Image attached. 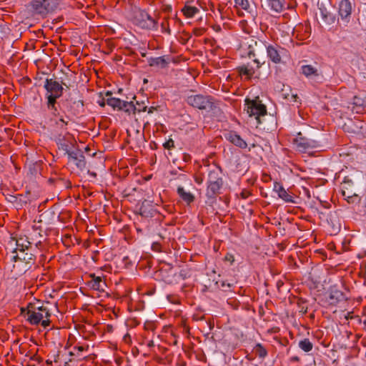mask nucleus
<instances>
[{
    "label": "nucleus",
    "instance_id": "f257e3e1",
    "mask_svg": "<svg viewBox=\"0 0 366 366\" xmlns=\"http://www.w3.org/2000/svg\"><path fill=\"white\" fill-rule=\"evenodd\" d=\"M59 5V0H31L26 4V17L45 19L54 13Z\"/></svg>",
    "mask_w": 366,
    "mask_h": 366
},
{
    "label": "nucleus",
    "instance_id": "f03ea898",
    "mask_svg": "<svg viewBox=\"0 0 366 366\" xmlns=\"http://www.w3.org/2000/svg\"><path fill=\"white\" fill-rule=\"evenodd\" d=\"M185 102L194 108L210 112L216 117L220 116L222 113L214 99L211 96L192 94L186 97Z\"/></svg>",
    "mask_w": 366,
    "mask_h": 366
},
{
    "label": "nucleus",
    "instance_id": "7ed1b4c3",
    "mask_svg": "<svg viewBox=\"0 0 366 366\" xmlns=\"http://www.w3.org/2000/svg\"><path fill=\"white\" fill-rule=\"evenodd\" d=\"M245 110L250 117H254L257 126L263 123L264 117L267 116V108L264 104L262 103L259 97L254 99H245Z\"/></svg>",
    "mask_w": 366,
    "mask_h": 366
},
{
    "label": "nucleus",
    "instance_id": "20e7f679",
    "mask_svg": "<svg viewBox=\"0 0 366 366\" xmlns=\"http://www.w3.org/2000/svg\"><path fill=\"white\" fill-rule=\"evenodd\" d=\"M11 257V260L15 262L14 268H19V272L21 274L25 273L31 269L35 264V255L32 251H19Z\"/></svg>",
    "mask_w": 366,
    "mask_h": 366
},
{
    "label": "nucleus",
    "instance_id": "39448f33",
    "mask_svg": "<svg viewBox=\"0 0 366 366\" xmlns=\"http://www.w3.org/2000/svg\"><path fill=\"white\" fill-rule=\"evenodd\" d=\"M134 21L139 27L147 30H157L158 21L147 11L139 9L134 16Z\"/></svg>",
    "mask_w": 366,
    "mask_h": 366
},
{
    "label": "nucleus",
    "instance_id": "423d86ee",
    "mask_svg": "<svg viewBox=\"0 0 366 366\" xmlns=\"http://www.w3.org/2000/svg\"><path fill=\"white\" fill-rule=\"evenodd\" d=\"M112 92L110 91L105 93L107 104L114 109L123 110L129 114H131V109H135L133 102L123 101L119 98L112 97Z\"/></svg>",
    "mask_w": 366,
    "mask_h": 366
},
{
    "label": "nucleus",
    "instance_id": "0eeeda50",
    "mask_svg": "<svg viewBox=\"0 0 366 366\" xmlns=\"http://www.w3.org/2000/svg\"><path fill=\"white\" fill-rule=\"evenodd\" d=\"M301 73L304 74L313 85L322 83L323 81V76L312 65H302L301 66Z\"/></svg>",
    "mask_w": 366,
    "mask_h": 366
},
{
    "label": "nucleus",
    "instance_id": "6e6552de",
    "mask_svg": "<svg viewBox=\"0 0 366 366\" xmlns=\"http://www.w3.org/2000/svg\"><path fill=\"white\" fill-rule=\"evenodd\" d=\"M294 142L300 151H305L310 149H317L320 147L319 141L302 137L301 133L298 134Z\"/></svg>",
    "mask_w": 366,
    "mask_h": 366
},
{
    "label": "nucleus",
    "instance_id": "1a4fd4ad",
    "mask_svg": "<svg viewBox=\"0 0 366 366\" xmlns=\"http://www.w3.org/2000/svg\"><path fill=\"white\" fill-rule=\"evenodd\" d=\"M347 299L343 292L339 290L336 286H332L330 287L325 302L329 305L336 306L338 303L345 301Z\"/></svg>",
    "mask_w": 366,
    "mask_h": 366
},
{
    "label": "nucleus",
    "instance_id": "9d476101",
    "mask_svg": "<svg viewBox=\"0 0 366 366\" xmlns=\"http://www.w3.org/2000/svg\"><path fill=\"white\" fill-rule=\"evenodd\" d=\"M268 58L274 64L282 63V58L286 54L287 50L278 45L266 46Z\"/></svg>",
    "mask_w": 366,
    "mask_h": 366
},
{
    "label": "nucleus",
    "instance_id": "9b49d317",
    "mask_svg": "<svg viewBox=\"0 0 366 366\" xmlns=\"http://www.w3.org/2000/svg\"><path fill=\"white\" fill-rule=\"evenodd\" d=\"M352 11V3L350 0H342L339 4V15L342 21L347 24L351 19Z\"/></svg>",
    "mask_w": 366,
    "mask_h": 366
},
{
    "label": "nucleus",
    "instance_id": "f8f14e48",
    "mask_svg": "<svg viewBox=\"0 0 366 366\" xmlns=\"http://www.w3.org/2000/svg\"><path fill=\"white\" fill-rule=\"evenodd\" d=\"M44 88L46 89V94H54L62 96L64 87L62 84L53 79H46Z\"/></svg>",
    "mask_w": 366,
    "mask_h": 366
},
{
    "label": "nucleus",
    "instance_id": "ddd939ff",
    "mask_svg": "<svg viewBox=\"0 0 366 366\" xmlns=\"http://www.w3.org/2000/svg\"><path fill=\"white\" fill-rule=\"evenodd\" d=\"M138 213L142 217L151 218L155 217L158 214V212L152 202L145 199L141 203Z\"/></svg>",
    "mask_w": 366,
    "mask_h": 366
},
{
    "label": "nucleus",
    "instance_id": "4468645a",
    "mask_svg": "<svg viewBox=\"0 0 366 366\" xmlns=\"http://www.w3.org/2000/svg\"><path fill=\"white\" fill-rule=\"evenodd\" d=\"M223 186V182L207 184L206 197L207 202L213 204L216 201L217 196L220 194V189Z\"/></svg>",
    "mask_w": 366,
    "mask_h": 366
},
{
    "label": "nucleus",
    "instance_id": "2eb2a0df",
    "mask_svg": "<svg viewBox=\"0 0 366 366\" xmlns=\"http://www.w3.org/2000/svg\"><path fill=\"white\" fill-rule=\"evenodd\" d=\"M26 310V315L28 316L27 320L34 325H39L42 319L44 317V314L40 312H36V310H34L31 307H29L27 306L26 309L21 308V313L25 312Z\"/></svg>",
    "mask_w": 366,
    "mask_h": 366
},
{
    "label": "nucleus",
    "instance_id": "dca6fc26",
    "mask_svg": "<svg viewBox=\"0 0 366 366\" xmlns=\"http://www.w3.org/2000/svg\"><path fill=\"white\" fill-rule=\"evenodd\" d=\"M225 139L234 146L241 149L247 147V144L236 132L229 131L224 134Z\"/></svg>",
    "mask_w": 366,
    "mask_h": 366
},
{
    "label": "nucleus",
    "instance_id": "f3484780",
    "mask_svg": "<svg viewBox=\"0 0 366 366\" xmlns=\"http://www.w3.org/2000/svg\"><path fill=\"white\" fill-rule=\"evenodd\" d=\"M166 266L167 268L162 267L160 270L163 280L169 285L177 284V277L173 267L170 264H167Z\"/></svg>",
    "mask_w": 366,
    "mask_h": 366
},
{
    "label": "nucleus",
    "instance_id": "a211bd4d",
    "mask_svg": "<svg viewBox=\"0 0 366 366\" xmlns=\"http://www.w3.org/2000/svg\"><path fill=\"white\" fill-rule=\"evenodd\" d=\"M29 194V192H27L26 195L24 194H19L17 196L15 195H8L6 199L9 202L12 203L14 207L19 209L21 207H23L24 205L27 204V202L29 201L27 194Z\"/></svg>",
    "mask_w": 366,
    "mask_h": 366
},
{
    "label": "nucleus",
    "instance_id": "6ab92c4d",
    "mask_svg": "<svg viewBox=\"0 0 366 366\" xmlns=\"http://www.w3.org/2000/svg\"><path fill=\"white\" fill-rule=\"evenodd\" d=\"M92 277L91 281L89 282V286L97 291L104 292L107 287L105 282L102 280V277L96 276L94 274L90 275Z\"/></svg>",
    "mask_w": 366,
    "mask_h": 366
},
{
    "label": "nucleus",
    "instance_id": "aec40b11",
    "mask_svg": "<svg viewBox=\"0 0 366 366\" xmlns=\"http://www.w3.org/2000/svg\"><path fill=\"white\" fill-rule=\"evenodd\" d=\"M169 64V58L165 56L159 57H150L148 59V64L149 66H157L162 69L167 68Z\"/></svg>",
    "mask_w": 366,
    "mask_h": 366
},
{
    "label": "nucleus",
    "instance_id": "412c9836",
    "mask_svg": "<svg viewBox=\"0 0 366 366\" xmlns=\"http://www.w3.org/2000/svg\"><path fill=\"white\" fill-rule=\"evenodd\" d=\"M319 9L320 12V17L325 24L332 25L335 23L336 17L332 13H331L325 6H320Z\"/></svg>",
    "mask_w": 366,
    "mask_h": 366
},
{
    "label": "nucleus",
    "instance_id": "4be33fe9",
    "mask_svg": "<svg viewBox=\"0 0 366 366\" xmlns=\"http://www.w3.org/2000/svg\"><path fill=\"white\" fill-rule=\"evenodd\" d=\"M32 242L28 240V237H20L16 240V248L13 252H17L19 251H32Z\"/></svg>",
    "mask_w": 366,
    "mask_h": 366
},
{
    "label": "nucleus",
    "instance_id": "5701e85b",
    "mask_svg": "<svg viewBox=\"0 0 366 366\" xmlns=\"http://www.w3.org/2000/svg\"><path fill=\"white\" fill-rule=\"evenodd\" d=\"M274 191L278 194L280 198L282 199L286 202H294L292 199V197L287 193V192L285 190V189L280 183L277 182H275L274 183Z\"/></svg>",
    "mask_w": 366,
    "mask_h": 366
},
{
    "label": "nucleus",
    "instance_id": "b1692460",
    "mask_svg": "<svg viewBox=\"0 0 366 366\" xmlns=\"http://www.w3.org/2000/svg\"><path fill=\"white\" fill-rule=\"evenodd\" d=\"M270 10L276 14H280L285 9V0H267Z\"/></svg>",
    "mask_w": 366,
    "mask_h": 366
},
{
    "label": "nucleus",
    "instance_id": "393cba45",
    "mask_svg": "<svg viewBox=\"0 0 366 366\" xmlns=\"http://www.w3.org/2000/svg\"><path fill=\"white\" fill-rule=\"evenodd\" d=\"M41 162L38 161L35 162H30L28 164V172L27 175L30 179L36 177L41 174Z\"/></svg>",
    "mask_w": 366,
    "mask_h": 366
},
{
    "label": "nucleus",
    "instance_id": "a878e982",
    "mask_svg": "<svg viewBox=\"0 0 366 366\" xmlns=\"http://www.w3.org/2000/svg\"><path fill=\"white\" fill-rule=\"evenodd\" d=\"M353 107L352 112L356 113H362L364 111V108L366 106V101L358 96H355L353 98Z\"/></svg>",
    "mask_w": 366,
    "mask_h": 366
},
{
    "label": "nucleus",
    "instance_id": "bb28decb",
    "mask_svg": "<svg viewBox=\"0 0 366 366\" xmlns=\"http://www.w3.org/2000/svg\"><path fill=\"white\" fill-rule=\"evenodd\" d=\"M223 182V179L221 176V171L219 170H212L208 174L207 184H214L217 182Z\"/></svg>",
    "mask_w": 366,
    "mask_h": 366
},
{
    "label": "nucleus",
    "instance_id": "cd10ccee",
    "mask_svg": "<svg viewBox=\"0 0 366 366\" xmlns=\"http://www.w3.org/2000/svg\"><path fill=\"white\" fill-rule=\"evenodd\" d=\"M177 193L187 204H189L194 200V196L192 193L186 192L182 187L177 188Z\"/></svg>",
    "mask_w": 366,
    "mask_h": 366
},
{
    "label": "nucleus",
    "instance_id": "c85d7f7f",
    "mask_svg": "<svg viewBox=\"0 0 366 366\" xmlns=\"http://www.w3.org/2000/svg\"><path fill=\"white\" fill-rule=\"evenodd\" d=\"M237 70L239 75H244L248 79H251L254 74V68L249 66V65L239 66L237 68Z\"/></svg>",
    "mask_w": 366,
    "mask_h": 366
},
{
    "label": "nucleus",
    "instance_id": "c756f323",
    "mask_svg": "<svg viewBox=\"0 0 366 366\" xmlns=\"http://www.w3.org/2000/svg\"><path fill=\"white\" fill-rule=\"evenodd\" d=\"M253 352L260 359H264L267 355V350L260 343H257L254 347Z\"/></svg>",
    "mask_w": 366,
    "mask_h": 366
},
{
    "label": "nucleus",
    "instance_id": "7c9ffc66",
    "mask_svg": "<svg viewBox=\"0 0 366 366\" xmlns=\"http://www.w3.org/2000/svg\"><path fill=\"white\" fill-rule=\"evenodd\" d=\"M79 155L75 157L74 160L76 166L80 170H84L86 167V160L83 152H79Z\"/></svg>",
    "mask_w": 366,
    "mask_h": 366
},
{
    "label": "nucleus",
    "instance_id": "2f4dec72",
    "mask_svg": "<svg viewBox=\"0 0 366 366\" xmlns=\"http://www.w3.org/2000/svg\"><path fill=\"white\" fill-rule=\"evenodd\" d=\"M299 347L306 352H310L312 350L313 345L309 339L305 338L299 342Z\"/></svg>",
    "mask_w": 366,
    "mask_h": 366
},
{
    "label": "nucleus",
    "instance_id": "473e14b6",
    "mask_svg": "<svg viewBox=\"0 0 366 366\" xmlns=\"http://www.w3.org/2000/svg\"><path fill=\"white\" fill-rule=\"evenodd\" d=\"M184 14L188 17H193L197 13L199 12V9L197 7L191 6H185L182 9Z\"/></svg>",
    "mask_w": 366,
    "mask_h": 366
},
{
    "label": "nucleus",
    "instance_id": "72a5a7b5",
    "mask_svg": "<svg viewBox=\"0 0 366 366\" xmlns=\"http://www.w3.org/2000/svg\"><path fill=\"white\" fill-rule=\"evenodd\" d=\"M342 194L349 204H354L358 199V196L356 194H351L345 190H342Z\"/></svg>",
    "mask_w": 366,
    "mask_h": 366
},
{
    "label": "nucleus",
    "instance_id": "f704fd0d",
    "mask_svg": "<svg viewBox=\"0 0 366 366\" xmlns=\"http://www.w3.org/2000/svg\"><path fill=\"white\" fill-rule=\"evenodd\" d=\"M29 307H31L34 310H37L39 312L43 313L45 318H49L51 316L49 310L43 305L36 307L34 304L29 303Z\"/></svg>",
    "mask_w": 366,
    "mask_h": 366
},
{
    "label": "nucleus",
    "instance_id": "c9c22d12",
    "mask_svg": "<svg viewBox=\"0 0 366 366\" xmlns=\"http://www.w3.org/2000/svg\"><path fill=\"white\" fill-rule=\"evenodd\" d=\"M175 276L177 277V283H178L179 281L184 280L188 278L190 274L189 270L182 269L179 273L175 272Z\"/></svg>",
    "mask_w": 366,
    "mask_h": 366
},
{
    "label": "nucleus",
    "instance_id": "e433bc0d",
    "mask_svg": "<svg viewBox=\"0 0 366 366\" xmlns=\"http://www.w3.org/2000/svg\"><path fill=\"white\" fill-rule=\"evenodd\" d=\"M65 152L66 154H68L69 158L74 161L75 160V157L79 155V152H81L82 151H81L80 149H74L71 151L69 149V145H66Z\"/></svg>",
    "mask_w": 366,
    "mask_h": 366
},
{
    "label": "nucleus",
    "instance_id": "4c0bfd02",
    "mask_svg": "<svg viewBox=\"0 0 366 366\" xmlns=\"http://www.w3.org/2000/svg\"><path fill=\"white\" fill-rule=\"evenodd\" d=\"M61 97V96L54 94H46V106L56 105L57 99H59Z\"/></svg>",
    "mask_w": 366,
    "mask_h": 366
},
{
    "label": "nucleus",
    "instance_id": "58836bf2",
    "mask_svg": "<svg viewBox=\"0 0 366 366\" xmlns=\"http://www.w3.org/2000/svg\"><path fill=\"white\" fill-rule=\"evenodd\" d=\"M137 106L134 105L135 109H131V113H135L136 112H141L146 111L147 107L144 105V102L139 103V102H137Z\"/></svg>",
    "mask_w": 366,
    "mask_h": 366
},
{
    "label": "nucleus",
    "instance_id": "ea45409f",
    "mask_svg": "<svg viewBox=\"0 0 366 366\" xmlns=\"http://www.w3.org/2000/svg\"><path fill=\"white\" fill-rule=\"evenodd\" d=\"M236 5L239 6L242 9L247 10L249 7L248 0H234Z\"/></svg>",
    "mask_w": 366,
    "mask_h": 366
},
{
    "label": "nucleus",
    "instance_id": "a19ab883",
    "mask_svg": "<svg viewBox=\"0 0 366 366\" xmlns=\"http://www.w3.org/2000/svg\"><path fill=\"white\" fill-rule=\"evenodd\" d=\"M163 147L167 149H170L174 147V142L172 139H169L164 143Z\"/></svg>",
    "mask_w": 366,
    "mask_h": 366
},
{
    "label": "nucleus",
    "instance_id": "79ce46f5",
    "mask_svg": "<svg viewBox=\"0 0 366 366\" xmlns=\"http://www.w3.org/2000/svg\"><path fill=\"white\" fill-rule=\"evenodd\" d=\"M47 108L53 115L56 116L58 114V109L56 105H49L47 106Z\"/></svg>",
    "mask_w": 366,
    "mask_h": 366
},
{
    "label": "nucleus",
    "instance_id": "37998d69",
    "mask_svg": "<svg viewBox=\"0 0 366 366\" xmlns=\"http://www.w3.org/2000/svg\"><path fill=\"white\" fill-rule=\"evenodd\" d=\"M123 340L125 343L127 344H131L132 343V338H131V336L129 333H127L124 337H123Z\"/></svg>",
    "mask_w": 366,
    "mask_h": 366
},
{
    "label": "nucleus",
    "instance_id": "c03bdc74",
    "mask_svg": "<svg viewBox=\"0 0 366 366\" xmlns=\"http://www.w3.org/2000/svg\"><path fill=\"white\" fill-rule=\"evenodd\" d=\"M50 320H49V318H46V320H43L41 321V325L42 327H44V328H46V327H48L49 325H50Z\"/></svg>",
    "mask_w": 366,
    "mask_h": 366
},
{
    "label": "nucleus",
    "instance_id": "a18cd8bd",
    "mask_svg": "<svg viewBox=\"0 0 366 366\" xmlns=\"http://www.w3.org/2000/svg\"><path fill=\"white\" fill-rule=\"evenodd\" d=\"M62 84L63 87L65 86L67 89H69L71 86V84L70 83L66 82L63 79L61 80V84Z\"/></svg>",
    "mask_w": 366,
    "mask_h": 366
},
{
    "label": "nucleus",
    "instance_id": "49530a36",
    "mask_svg": "<svg viewBox=\"0 0 366 366\" xmlns=\"http://www.w3.org/2000/svg\"><path fill=\"white\" fill-rule=\"evenodd\" d=\"M106 103H107V101H106V99H105V98H104V97H103L102 100L98 101V104H99V105L100 107H105Z\"/></svg>",
    "mask_w": 366,
    "mask_h": 366
},
{
    "label": "nucleus",
    "instance_id": "de8ad7c7",
    "mask_svg": "<svg viewBox=\"0 0 366 366\" xmlns=\"http://www.w3.org/2000/svg\"><path fill=\"white\" fill-rule=\"evenodd\" d=\"M84 347L83 346H78V347H74V351H77V353L79 352H83L84 350Z\"/></svg>",
    "mask_w": 366,
    "mask_h": 366
},
{
    "label": "nucleus",
    "instance_id": "09e8293b",
    "mask_svg": "<svg viewBox=\"0 0 366 366\" xmlns=\"http://www.w3.org/2000/svg\"><path fill=\"white\" fill-rule=\"evenodd\" d=\"M136 133H137L139 139H140L141 140L144 139V136L143 133H140L139 130H137Z\"/></svg>",
    "mask_w": 366,
    "mask_h": 366
},
{
    "label": "nucleus",
    "instance_id": "8fccbe9b",
    "mask_svg": "<svg viewBox=\"0 0 366 366\" xmlns=\"http://www.w3.org/2000/svg\"><path fill=\"white\" fill-rule=\"evenodd\" d=\"M254 62H255L257 64V69L260 68L261 65L263 64V63H261L258 59H254Z\"/></svg>",
    "mask_w": 366,
    "mask_h": 366
},
{
    "label": "nucleus",
    "instance_id": "3c124183",
    "mask_svg": "<svg viewBox=\"0 0 366 366\" xmlns=\"http://www.w3.org/2000/svg\"><path fill=\"white\" fill-rule=\"evenodd\" d=\"M195 182L197 184H202L203 182V179H202V177H195Z\"/></svg>",
    "mask_w": 366,
    "mask_h": 366
},
{
    "label": "nucleus",
    "instance_id": "603ef678",
    "mask_svg": "<svg viewBox=\"0 0 366 366\" xmlns=\"http://www.w3.org/2000/svg\"><path fill=\"white\" fill-rule=\"evenodd\" d=\"M350 184H352L351 181H349V182H345V181L344 184L342 185V190H344V189L348 188V186H345L346 184H349L350 185Z\"/></svg>",
    "mask_w": 366,
    "mask_h": 366
},
{
    "label": "nucleus",
    "instance_id": "864d4df0",
    "mask_svg": "<svg viewBox=\"0 0 366 366\" xmlns=\"http://www.w3.org/2000/svg\"><path fill=\"white\" fill-rule=\"evenodd\" d=\"M231 284L228 283V284H226L224 282H223L222 283V287H228V288H230L231 287Z\"/></svg>",
    "mask_w": 366,
    "mask_h": 366
},
{
    "label": "nucleus",
    "instance_id": "5fc2aeb1",
    "mask_svg": "<svg viewBox=\"0 0 366 366\" xmlns=\"http://www.w3.org/2000/svg\"><path fill=\"white\" fill-rule=\"evenodd\" d=\"M248 56L249 58L255 57V54L253 51H249L248 53Z\"/></svg>",
    "mask_w": 366,
    "mask_h": 366
},
{
    "label": "nucleus",
    "instance_id": "6e6d98bb",
    "mask_svg": "<svg viewBox=\"0 0 366 366\" xmlns=\"http://www.w3.org/2000/svg\"><path fill=\"white\" fill-rule=\"evenodd\" d=\"M147 346L149 347H152L154 346V341L153 340H150L148 343H147Z\"/></svg>",
    "mask_w": 366,
    "mask_h": 366
},
{
    "label": "nucleus",
    "instance_id": "4d7b16f0",
    "mask_svg": "<svg viewBox=\"0 0 366 366\" xmlns=\"http://www.w3.org/2000/svg\"><path fill=\"white\" fill-rule=\"evenodd\" d=\"M291 97L293 99V102H297V99H298L297 94H292Z\"/></svg>",
    "mask_w": 366,
    "mask_h": 366
},
{
    "label": "nucleus",
    "instance_id": "13d9d810",
    "mask_svg": "<svg viewBox=\"0 0 366 366\" xmlns=\"http://www.w3.org/2000/svg\"><path fill=\"white\" fill-rule=\"evenodd\" d=\"M226 259L228 260V261H231V262H233L234 261V257L232 255H229V257L228 256H226Z\"/></svg>",
    "mask_w": 366,
    "mask_h": 366
},
{
    "label": "nucleus",
    "instance_id": "bf43d9fd",
    "mask_svg": "<svg viewBox=\"0 0 366 366\" xmlns=\"http://www.w3.org/2000/svg\"><path fill=\"white\" fill-rule=\"evenodd\" d=\"M65 187H66V188H70V187H71V182H69V181L66 182H65Z\"/></svg>",
    "mask_w": 366,
    "mask_h": 366
},
{
    "label": "nucleus",
    "instance_id": "052dcab7",
    "mask_svg": "<svg viewBox=\"0 0 366 366\" xmlns=\"http://www.w3.org/2000/svg\"><path fill=\"white\" fill-rule=\"evenodd\" d=\"M156 109L154 107H151L149 109V111H148V113H152L154 110H155Z\"/></svg>",
    "mask_w": 366,
    "mask_h": 366
},
{
    "label": "nucleus",
    "instance_id": "680f3d73",
    "mask_svg": "<svg viewBox=\"0 0 366 366\" xmlns=\"http://www.w3.org/2000/svg\"><path fill=\"white\" fill-rule=\"evenodd\" d=\"M282 285H283V282L282 281H278L277 283V285L278 287H280Z\"/></svg>",
    "mask_w": 366,
    "mask_h": 366
},
{
    "label": "nucleus",
    "instance_id": "e2e57ef3",
    "mask_svg": "<svg viewBox=\"0 0 366 366\" xmlns=\"http://www.w3.org/2000/svg\"><path fill=\"white\" fill-rule=\"evenodd\" d=\"M41 244V241L39 240V242H37L36 243H35V247H37L39 245H40Z\"/></svg>",
    "mask_w": 366,
    "mask_h": 366
},
{
    "label": "nucleus",
    "instance_id": "0e129e2a",
    "mask_svg": "<svg viewBox=\"0 0 366 366\" xmlns=\"http://www.w3.org/2000/svg\"><path fill=\"white\" fill-rule=\"evenodd\" d=\"M76 355V351H74V350L69 352V355L70 356H72V355Z\"/></svg>",
    "mask_w": 366,
    "mask_h": 366
},
{
    "label": "nucleus",
    "instance_id": "69168bd1",
    "mask_svg": "<svg viewBox=\"0 0 366 366\" xmlns=\"http://www.w3.org/2000/svg\"><path fill=\"white\" fill-rule=\"evenodd\" d=\"M284 98L288 99H289V94H283Z\"/></svg>",
    "mask_w": 366,
    "mask_h": 366
},
{
    "label": "nucleus",
    "instance_id": "338daca9",
    "mask_svg": "<svg viewBox=\"0 0 366 366\" xmlns=\"http://www.w3.org/2000/svg\"><path fill=\"white\" fill-rule=\"evenodd\" d=\"M63 182H64L63 179H58V180L56 181V184H59V183Z\"/></svg>",
    "mask_w": 366,
    "mask_h": 366
},
{
    "label": "nucleus",
    "instance_id": "774afa93",
    "mask_svg": "<svg viewBox=\"0 0 366 366\" xmlns=\"http://www.w3.org/2000/svg\"><path fill=\"white\" fill-rule=\"evenodd\" d=\"M64 366H69V362H65Z\"/></svg>",
    "mask_w": 366,
    "mask_h": 366
}]
</instances>
